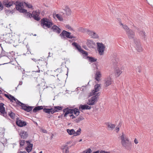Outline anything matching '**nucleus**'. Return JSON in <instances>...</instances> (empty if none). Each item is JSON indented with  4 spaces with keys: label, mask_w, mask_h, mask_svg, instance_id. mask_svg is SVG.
Returning a JSON list of instances; mask_svg holds the SVG:
<instances>
[{
    "label": "nucleus",
    "mask_w": 153,
    "mask_h": 153,
    "mask_svg": "<svg viewBox=\"0 0 153 153\" xmlns=\"http://www.w3.org/2000/svg\"><path fill=\"white\" fill-rule=\"evenodd\" d=\"M107 127L111 130H113L115 127V125L114 124H112L110 123H107L106 124Z\"/></svg>",
    "instance_id": "obj_32"
},
{
    "label": "nucleus",
    "mask_w": 153,
    "mask_h": 153,
    "mask_svg": "<svg viewBox=\"0 0 153 153\" xmlns=\"http://www.w3.org/2000/svg\"><path fill=\"white\" fill-rule=\"evenodd\" d=\"M3 4L4 6L7 7H10L11 6H12L13 4H15V3L14 1H8L7 0L3 1Z\"/></svg>",
    "instance_id": "obj_19"
},
{
    "label": "nucleus",
    "mask_w": 153,
    "mask_h": 153,
    "mask_svg": "<svg viewBox=\"0 0 153 153\" xmlns=\"http://www.w3.org/2000/svg\"><path fill=\"white\" fill-rule=\"evenodd\" d=\"M41 22V26L45 29L49 28L53 25L51 21L46 18L42 19Z\"/></svg>",
    "instance_id": "obj_3"
},
{
    "label": "nucleus",
    "mask_w": 153,
    "mask_h": 153,
    "mask_svg": "<svg viewBox=\"0 0 153 153\" xmlns=\"http://www.w3.org/2000/svg\"><path fill=\"white\" fill-rule=\"evenodd\" d=\"M134 142L136 144H137L138 143V140L136 138H135L134 140Z\"/></svg>",
    "instance_id": "obj_52"
},
{
    "label": "nucleus",
    "mask_w": 153,
    "mask_h": 153,
    "mask_svg": "<svg viewBox=\"0 0 153 153\" xmlns=\"http://www.w3.org/2000/svg\"><path fill=\"white\" fill-rule=\"evenodd\" d=\"M52 29L54 32L59 33H60V29L56 25H54L52 27Z\"/></svg>",
    "instance_id": "obj_27"
},
{
    "label": "nucleus",
    "mask_w": 153,
    "mask_h": 153,
    "mask_svg": "<svg viewBox=\"0 0 153 153\" xmlns=\"http://www.w3.org/2000/svg\"><path fill=\"white\" fill-rule=\"evenodd\" d=\"M26 143L27 145V147H26V149L27 152H30L32 148L33 144L30 143L29 141H26Z\"/></svg>",
    "instance_id": "obj_21"
},
{
    "label": "nucleus",
    "mask_w": 153,
    "mask_h": 153,
    "mask_svg": "<svg viewBox=\"0 0 153 153\" xmlns=\"http://www.w3.org/2000/svg\"><path fill=\"white\" fill-rule=\"evenodd\" d=\"M138 68L139 69L138 70V72L140 73L141 72L140 67H138Z\"/></svg>",
    "instance_id": "obj_56"
},
{
    "label": "nucleus",
    "mask_w": 153,
    "mask_h": 153,
    "mask_svg": "<svg viewBox=\"0 0 153 153\" xmlns=\"http://www.w3.org/2000/svg\"><path fill=\"white\" fill-rule=\"evenodd\" d=\"M39 153H42V151H41Z\"/></svg>",
    "instance_id": "obj_63"
},
{
    "label": "nucleus",
    "mask_w": 153,
    "mask_h": 153,
    "mask_svg": "<svg viewBox=\"0 0 153 153\" xmlns=\"http://www.w3.org/2000/svg\"><path fill=\"white\" fill-rule=\"evenodd\" d=\"M87 33L89 35L91 38L97 39L99 38L98 34L94 31L87 29L86 31Z\"/></svg>",
    "instance_id": "obj_14"
},
{
    "label": "nucleus",
    "mask_w": 153,
    "mask_h": 153,
    "mask_svg": "<svg viewBox=\"0 0 153 153\" xmlns=\"http://www.w3.org/2000/svg\"><path fill=\"white\" fill-rule=\"evenodd\" d=\"M9 99L10 100L11 102H16V104L18 105H19V102H20L17 99H16L14 98L13 96L11 95H10L9 96Z\"/></svg>",
    "instance_id": "obj_28"
},
{
    "label": "nucleus",
    "mask_w": 153,
    "mask_h": 153,
    "mask_svg": "<svg viewBox=\"0 0 153 153\" xmlns=\"http://www.w3.org/2000/svg\"><path fill=\"white\" fill-rule=\"evenodd\" d=\"M16 124L18 126L22 127L26 125V123L25 121H22L21 120H17L16 122Z\"/></svg>",
    "instance_id": "obj_23"
},
{
    "label": "nucleus",
    "mask_w": 153,
    "mask_h": 153,
    "mask_svg": "<svg viewBox=\"0 0 153 153\" xmlns=\"http://www.w3.org/2000/svg\"><path fill=\"white\" fill-rule=\"evenodd\" d=\"M43 131L44 133H46L47 132V131L45 130H43Z\"/></svg>",
    "instance_id": "obj_60"
},
{
    "label": "nucleus",
    "mask_w": 153,
    "mask_h": 153,
    "mask_svg": "<svg viewBox=\"0 0 153 153\" xmlns=\"http://www.w3.org/2000/svg\"><path fill=\"white\" fill-rule=\"evenodd\" d=\"M140 35L143 38H145L146 36L145 33L144 31H141L139 33Z\"/></svg>",
    "instance_id": "obj_38"
},
{
    "label": "nucleus",
    "mask_w": 153,
    "mask_h": 153,
    "mask_svg": "<svg viewBox=\"0 0 153 153\" xmlns=\"http://www.w3.org/2000/svg\"><path fill=\"white\" fill-rule=\"evenodd\" d=\"M121 143L122 146L127 149H129L131 146V143L129 138L127 137L123 133H122L120 137Z\"/></svg>",
    "instance_id": "obj_1"
},
{
    "label": "nucleus",
    "mask_w": 153,
    "mask_h": 153,
    "mask_svg": "<svg viewBox=\"0 0 153 153\" xmlns=\"http://www.w3.org/2000/svg\"><path fill=\"white\" fill-rule=\"evenodd\" d=\"M25 13L26 14V15L29 18H31L32 17V13L31 14L29 12H27V11Z\"/></svg>",
    "instance_id": "obj_42"
},
{
    "label": "nucleus",
    "mask_w": 153,
    "mask_h": 153,
    "mask_svg": "<svg viewBox=\"0 0 153 153\" xmlns=\"http://www.w3.org/2000/svg\"><path fill=\"white\" fill-rule=\"evenodd\" d=\"M91 106H89L88 105H81L79 107V109H82V110H90L91 109Z\"/></svg>",
    "instance_id": "obj_25"
},
{
    "label": "nucleus",
    "mask_w": 153,
    "mask_h": 153,
    "mask_svg": "<svg viewBox=\"0 0 153 153\" xmlns=\"http://www.w3.org/2000/svg\"><path fill=\"white\" fill-rule=\"evenodd\" d=\"M16 8V10L21 13H26L27 11L24 8V3L22 2L16 1L15 3Z\"/></svg>",
    "instance_id": "obj_4"
},
{
    "label": "nucleus",
    "mask_w": 153,
    "mask_h": 153,
    "mask_svg": "<svg viewBox=\"0 0 153 153\" xmlns=\"http://www.w3.org/2000/svg\"><path fill=\"white\" fill-rule=\"evenodd\" d=\"M82 141V139H80L79 140V142H81Z\"/></svg>",
    "instance_id": "obj_62"
},
{
    "label": "nucleus",
    "mask_w": 153,
    "mask_h": 153,
    "mask_svg": "<svg viewBox=\"0 0 153 153\" xmlns=\"http://www.w3.org/2000/svg\"><path fill=\"white\" fill-rule=\"evenodd\" d=\"M3 39L6 42L8 43H11L13 41L12 35L10 33H7L3 35Z\"/></svg>",
    "instance_id": "obj_11"
},
{
    "label": "nucleus",
    "mask_w": 153,
    "mask_h": 153,
    "mask_svg": "<svg viewBox=\"0 0 153 153\" xmlns=\"http://www.w3.org/2000/svg\"><path fill=\"white\" fill-rule=\"evenodd\" d=\"M101 77V75L100 71H97L96 72L95 75V79L97 81H99L100 80V78Z\"/></svg>",
    "instance_id": "obj_30"
},
{
    "label": "nucleus",
    "mask_w": 153,
    "mask_h": 153,
    "mask_svg": "<svg viewBox=\"0 0 153 153\" xmlns=\"http://www.w3.org/2000/svg\"><path fill=\"white\" fill-rule=\"evenodd\" d=\"M100 88L101 86L100 84H97L95 85L94 86V90H93L90 93V96H92L93 95H97V93H96V92L98 91L100 89Z\"/></svg>",
    "instance_id": "obj_15"
},
{
    "label": "nucleus",
    "mask_w": 153,
    "mask_h": 153,
    "mask_svg": "<svg viewBox=\"0 0 153 153\" xmlns=\"http://www.w3.org/2000/svg\"><path fill=\"white\" fill-rule=\"evenodd\" d=\"M123 72V69L122 68H120L118 66L114 68V74L116 77H119Z\"/></svg>",
    "instance_id": "obj_7"
},
{
    "label": "nucleus",
    "mask_w": 153,
    "mask_h": 153,
    "mask_svg": "<svg viewBox=\"0 0 153 153\" xmlns=\"http://www.w3.org/2000/svg\"><path fill=\"white\" fill-rule=\"evenodd\" d=\"M54 108L56 112H59L62 109V107L59 106H54Z\"/></svg>",
    "instance_id": "obj_34"
},
{
    "label": "nucleus",
    "mask_w": 153,
    "mask_h": 153,
    "mask_svg": "<svg viewBox=\"0 0 153 153\" xmlns=\"http://www.w3.org/2000/svg\"><path fill=\"white\" fill-rule=\"evenodd\" d=\"M40 13V11L39 10L33 11L32 12V17L37 21H39L41 19L39 16Z\"/></svg>",
    "instance_id": "obj_10"
},
{
    "label": "nucleus",
    "mask_w": 153,
    "mask_h": 153,
    "mask_svg": "<svg viewBox=\"0 0 153 153\" xmlns=\"http://www.w3.org/2000/svg\"><path fill=\"white\" fill-rule=\"evenodd\" d=\"M81 130L80 128L78 129L75 132L73 129H67V131L68 133L70 135H74V136H77L79 135L81 133Z\"/></svg>",
    "instance_id": "obj_8"
},
{
    "label": "nucleus",
    "mask_w": 153,
    "mask_h": 153,
    "mask_svg": "<svg viewBox=\"0 0 153 153\" xmlns=\"http://www.w3.org/2000/svg\"><path fill=\"white\" fill-rule=\"evenodd\" d=\"M104 82L105 86L108 87L112 84L113 81L111 77L108 76L105 79Z\"/></svg>",
    "instance_id": "obj_16"
},
{
    "label": "nucleus",
    "mask_w": 153,
    "mask_h": 153,
    "mask_svg": "<svg viewBox=\"0 0 153 153\" xmlns=\"http://www.w3.org/2000/svg\"><path fill=\"white\" fill-rule=\"evenodd\" d=\"M91 150L90 149H88L86 150L83 152V153H91Z\"/></svg>",
    "instance_id": "obj_44"
},
{
    "label": "nucleus",
    "mask_w": 153,
    "mask_h": 153,
    "mask_svg": "<svg viewBox=\"0 0 153 153\" xmlns=\"http://www.w3.org/2000/svg\"><path fill=\"white\" fill-rule=\"evenodd\" d=\"M9 114L10 117L12 119H13L15 118V114L11 111L10 113L9 112Z\"/></svg>",
    "instance_id": "obj_39"
},
{
    "label": "nucleus",
    "mask_w": 153,
    "mask_h": 153,
    "mask_svg": "<svg viewBox=\"0 0 153 153\" xmlns=\"http://www.w3.org/2000/svg\"><path fill=\"white\" fill-rule=\"evenodd\" d=\"M97 45L99 54L100 55H103L105 48V46L102 43L99 42L97 43Z\"/></svg>",
    "instance_id": "obj_6"
},
{
    "label": "nucleus",
    "mask_w": 153,
    "mask_h": 153,
    "mask_svg": "<svg viewBox=\"0 0 153 153\" xmlns=\"http://www.w3.org/2000/svg\"><path fill=\"white\" fill-rule=\"evenodd\" d=\"M76 48L80 52H81L82 50L81 46L79 45H78Z\"/></svg>",
    "instance_id": "obj_47"
},
{
    "label": "nucleus",
    "mask_w": 153,
    "mask_h": 153,
    "mask_svg": "<svg viewBox=\"0 0 153 153\" xmlns=\"http://www.w3.org/2000/svg\"><path fill=\"white\" fill-rule=\"evenodd\" d=\"M126 33L128 37L130 39L133 38L135 35L134 32L131 30H129V31H126Z\"/></svg>",
    "instance_id": "obj_24"
},
{
    "label": "nucleus",
    "mask_w": 153,
    "mask_h": 153,
    "mask_svg": "<svg viewBox=\"0 0 153 153\" xmlns=\"http://www.w3.org/2000/svg\"><path fill=\"white\" fill-rule=\"evenodd\" d=\"M87 58L88 59L89 61L91 62H96L97 60V59L92 57L88 56Z\"/></svg>",
    "instance_id": "obj_37"
},
{
    "label": "nucleus",
    "mask_w": 153,
    "mask_h": 153,
    "mask_svg": "<svg viewBox=\"0 0 153 153\" xmlns=\"http://www.w3.org/2000/svg\"><path fill=\"white\" fill-rule=\"evenodd\" d=\"M2 91L0 89V94H2Z\"/></svg>",
    "instance_id": "obj_61"
},
{
    "label": "nucleus",
    "mask_w": 153,
    "mask_h": 153,
    "mask_svg": "<svg viewBox=\"0 0 153 153\" xmlns=\"http://www.w3.org/2000/svg\"><path fill=\"white\" fill-rule=\"evenodd\" d=\"M84 119V118L83 117L81 116H79L77 119H76L75 121L77 123H79L82 120Z\"/></svg>",
    "instance_id": "obj_36"
},
{
    "label": "nucleus",
    "mask_w": 153,
    "mask_h": 153,
    "mask_svg": "<svg viewBox=\"0 0 153 153\" xmlns=\"http://www.w3.org/2000/svg\"><path fill=\"white\" fill-rule=\"evenodd\" d=\"M43 108V107L42 106H38L35 107L33 110V111L34 112H36L42 109Z\"/></svg>",
    "instance_id": "obj_33"
},
{
    "label": "nucleus",
    "mask_w": 153,
    "mask_h": 153,
    "mask_svg": "<svg viewBox=\"0 0 153 153\" xmlns=\"http://www.w3.org/2000/svg\"><path fill=\"white\" fill-rule=\"evenodd\" d=\"M62 149H63V153H71L70 152L68 147L67 146H62Z\"/></svg>",
    "instance_id": "obj_31"
},
{
    "label": "nucleus",
    "mask_w": 153,
    "mask_h": 153,
    "mask_svg": "<svg viewBox=\"0 0 153 153\" xmlns=\"http://www.w3.org/2000/svg\"><path fill=\"white\" fill-rule=\"evenodd\" d=\"M135 48L137 51L139 52H140L143 51V48L141 46L140 43L139 41L135 43Z\"/></svg>",
    "instance_id": "obj_20"
},
{
    "label": "nucleus",
    "mask_w": 153,
    "mask_h": 153,
    "mask_svg": "<svg viewBox=\"0 0 153 153\" xmlns=\"http://www.w3.org/2000/svg\"><path fill=\"white\" fill-rule=\"evenodd\" d=\"M18 153H27V152H20Z\"/></svg>",
    "instance_id": "obj_58"
},
{
    "label": "nucleus",
    "mask_w": 153,
    "mask_h": 153,
    "mask_svg": "<svg viewBox=\"0 0 153 153\" xmlns=\"http://www.w3.org/2000/svg\"><path fill=\"white\" fill-rule=\"evenodd\" d=\"M38 67H39L44 68V67L46 66L47 63L46 61L42 58H41L37 61Z\"/></svg>",
    "instance_id": "obj_9"
},
{
    "label": "nucleus",
    "mask_w": 153,
    "mask_h": 153,
    "mask_svg": "<svg viewBox=\"0 0 153 153\" xmlns=\"http://www.w3.org/2000/svg\"><path fill=\"white\" fill-rule=\"evenodd\" d=\"M94 153H99V151H97L94 152Z\"/></svg>",
    "instance_id": "obj_59"
},
{
    "label": "nucleus",
    "mask_w": 153,
    "mask_h": 153,
    "mask_svg": "<svg viewBox=\"0 0 153 153\" xmlns=\"http://www.w3.org/2000/svg\"><path fill=\"white\" fill-rule=\"evenodd\" d=\"M33 153H36L35 152H34Z\"/></svg>",
    "instance_id": "obj_64"
},
{
    "label": "nucleus",
    "mask_w": 153,
    "mask_h": 153,
    "mask_svg": "<svg viewBox=\"0 0 153 153\" xmlns=\"http://www.w3.org/2000/svg\"><path fill=\"white\" fill-rule=\"evenodd\" d=\"M100 95V92L97 93V95L91 97L90 99L88 100L87 104L89 105H94L95 103L97 101L98 97Z\"/></svg>",
    "instance_id": "obj_5"
},
{
    "label": "nucleus",
    "mask_w": 153,
    "mask_h": 153,
    "mask_svg": "<svg viewBox=\"0 0 153 153\" xmlns=\"http://www.w3.org/2000/svg\"><path fill=\"white\" fill-rule=\"evenodd\" d=\"M120 25H121L123 26V27L125 30L126 31H126H129V28L126 25H123L121 23L120 24Z\"/></svg>",
    "instance_id": "obj_40"
},
{
    "label": "nucleus",
    "mask_w": 153,
    "mask_h": 153,
    "mask_svg": "<svg viewBox=\"0 0 153 153\" xmlns=\"http://www.w3.org/2000/svg\"><path fill=\"white\" fill-rule=\"evenodd\" d=\"M25 143V140H20L19 142L20 146H22L24 145Z\"/></svg>",
    "instance_id": "obj_41"
},
{
    "label": "nucleus",
    "mask_w": 153,
    "mask_h": 153,
    "mask_svg": "<svg viewBox=\"0 0 153 153\" xmlns=\"http://www.w3.org/2000/svg\"><path fill=\"white\" fill-rule=\"evenodd\" d=\"M72 45H73L74 46V47H75L76 48L77 47L78 45V44L76 42H75L72 43Z\"/></svg>",
    "instance_id": "obj_49"
},
{
    "label": "nucleus",
    "mask_w": 153,
    "mask_h": 153,
    "mask_svg": "<svg viewBox=\"0 0 153 153\" xmlns=\"http://www.w3.org/2000/svg\"><path fill=\"white\" fill-rule=\"evenodd\" d=\"M3 8V6L1 2H0V10H1Z\"/></svg>",
    "instance_id": "obj_51"
},
{
    "label": "nucleus",
    "mask_w": 153,
    "mask_h": 153,
    "mask_svg": "<svg viewBox=\"0 0 153 153\" xmlns=\"http://www.w3.org/2000/svg\"><path fill=\"white\" fill-rule=\"evenodd\" d=\"M25 4L26 6L27 7V8H31L32 9H33V6L30 4L27 3L25 2L24 3V4Z\"/></svg>",
    "instance_id": "obj_35"
},
{
    "label": "nucleus",
    "mask_w": 153,
    "mask_h": 153,
    "mask_svg": "<svg viewBox=\"0 0 153 153\" xmlns=\"http://www.w3.org/2000/svg\"><path fill=\"white\" fill-rule=\"evenodd\" d=\"M65 27L67 28V29H68L69 30H73L72 28L71 27V26H70L69 25H66V26H65Z\"/></svg>",
    "instance_id": "obj_45"
},
{
    "label": "nucleus",
    "mask_w": 153,
    "mask_h": 153,
    "mask_svg": "<svg viewBox=\"0 0 153 153\" xmlns=\"http://www.w3.org/2000/svg\"><path fill=\"white\" fill-rule=\"evenodd\" d=\"M10 94L8 95V94H4L5 96L9 99V96H10Z\"/></svg>",
    "instance_id": "obj_53"
},
{
    "label": "nucleus",
    "mask_w": 153,
    "mask_h": 153,
    "mask_svg": "<svg viewBox=\"0 0 153 153\" xmlns=\"http://www.w3.org/2000/svg\"><path fill=\"white\" fill-rule=\"evenodd\" d=\"M116 129L117 130V132H118L119 131V128L118 127H117L116 128Z\"/></svg>",
    "instance_id": "obj_55"
},
{
    "label": "nucleus",
    "mask_w": 153,
    "mask_h": 153,
    "mask_svg": "<svg viewBox=\"0 0 153 153\" xmlns=\"http://www.w3.org/2000/svg\"><path fill=\"white\" fill-rule=\"evenodd\" d=\"M86 45L89 48H94L96 45V43L92 40L88 39L87 41Z\"/></svg>",
    "instance_id": "obj_18"
},
{
    "label": "nucleus",
    "mask_w": 153,
    "mask_h": 153,
    "mask_svg": "<svg viewBox=\"0 0 153 153\" xmlns=\"http://www.w3.org/2000/svg\"><path fill=\"white\" fill-rule=\"evenodd\" d=\"M63 112L65 113L64 116L66 117L67 115L69 114H72L74 113V114L76 116H78L79 114V110L76 108L74 109H69L68 108H66L64 109L63 110Z\"/></svg>",
    "instance_id": "obj_2"
},
{
    "label": "nucleus",
    "mask_w": 153,
    "mask_h": 153,
    "mask_svg": "<svg viewBox=\"0 0 153 153\" xmlns=\"http://www.w3.org/2000/svg\"><path fill=\"white\" fill-rule=\"evenodd\" d=\"M36 74H37V72H33V73H32V75L33 76H34V75H35Z\"/></svg>",
    "instance_id": "obj_57"
},
{
    "label": "nucleus",
    "mask_w": 153,
    "mask_h": 153,
    "mask_svg": "<svg viewBox=\"0 0 153 153\" xmlns=\"http://www.w3.org/2000/svg\"><path fill=\"white\" fill-rule=\"evenodd\" d=\"M71 33L66 30H63L60 34V35L62 37H63V38H65V37L70 39H72L74 38V36L71 35Z\"/></svg>",
    "instance_id": "obj_13"
},
{
    "label": "nucleus",
    "mask_w": 153,
    "mask_h": 153,
    "mask_svg": "<svg viewBox=\"0 0 153 153\" xmlns=\"http://www.w3.org/2000/svg\"><path fill=\"white\" fill-rule=\"evenodd\" d=\"M44 112L46 113H50V108H44L43 109Z\"/></svg>",
    "instance_id": "obj_43"
},
{
    "label": "nucleus",
    "mask_w": 153,
    "mask_h": 153,
    "mask_svg": "<svg viewBox=\"0 0 153 153\" xmlns=\"http://www.w3.org/2000/svg\"><path fill=\"white\" fill-rule=\"evenodd\" d=\"M64 10L67 16H70L72 13V11L71 10L67 7L65 8Z\"/></svg>",
    "instance_id": "obj_26"
},
{
    "label": "nucleus",
    "mask_w": 153,
    "mask_h": 153,
    "mask_svg": "<svg viewBox=\"0 0 153 153\" xmlns=\"http://www.w3.org/2000/svg\"><path fill=\"white\" fill-rule=\"evenodd\" d=\"M100 153H110L109 152H105V151H101Z\"/></svg>",
    "instance_id": "obj_54"
},
{
    "label": "nucleus",
    "mask_w": 153,
    "mask_h": 153,
    "mask_svg": "<svg viewBox=\"0 0 153 153\" xmlns=\"http://www.w3.org/2000/svg\"><path fill=\"white\" fill-rule=\"evenodd\" d=\"M19 135L22 138L26 139L28 136V134L26 131L23 130H19Z\"/></svg>",
    "instance_id": "obj_17"
},
{
    "label": "nucleus",
    "mask_w": 153,
    "mask_h": 153,
    "mask_svg": "<svg viewBox=\"0 0 153 153\" xmlns=\"http://www.w3.org/2000/svg\"><path fill=\"white\" fill-rule=\"evenodd\" d=\"M53 16L54 18L56 17L59 21H61L63 20V18L62 16L59 14H56V13H53Z\"/></svg>",
    "instance_id": "obj_29"
},
{
    "label": "nucleus",
    "mask_w": 153,
    "mask_h": 153,
    "mask_svg": "<svg viewBox=\"0 0 153 153\" xmlns=\"http://www.w3.org/2000/svg\"><path fill=\"white\" fill-rule=\"evenodd\" d=\"M80 52L82 53L83 54H84L86 56H87L88 54V53L86 51H85L83 50Z\"/></svg>",
    "instance_id": "obj_48"
},
{
    "label": "nucleus",
    "mask_w": 153,
    "mask_h": 153,
    "mask_svg": "<svg viewBox=\"0 0 153 153\" xmlns=\"http://www.w3.org/2000/svg\"><path fill=\"white\" fill-rule=\"evenodd\" d=\"M4 104L3 103L0 104V112L1 114L4 116L6 115V113L5 109V108L3 105Z\"/></svg>",
    "instance_id": "obj_22"
},
{
    "label": "nucleus",
    "mask_w": 153,
    "mask_h": 153,
    "mask_svg": "<svg viewBox=\"0 0 153 153\" xmlns=\"http://www.w3.org/2000/svg\"><path fill=\"white\" fill-rule=\"evenodd\" d=\"M19 105L22 108L27 111L29 112L32 111L33 109V107L30 106H27L25 104H24L21 102H19Z\"/></svg>",
    "instance_id": "obj_12"
},
{
    "label": "nucleus",
    "mask_w": 153,
    "mask_h": 153,
    "mask_svg": "<svg viewBox=\"0 0 153 153\" xmlns=\"http://www.w3.org/2000/svg\"><path fill=\"white\" fill-rule=\"evenodd\" d=\"M69 116L70 117V118L71 119H73L75 118V117L73 114H71L69 115Z\"/></svg>",
    "instance_id": "obj_50"
},
{
    "label": "nucleus",
    "mask_w": 153,
    "mask_h": 153,
    "mask_svg": "<svg viewBox=\"0 0 153 153\" xmlns=\"http://www.w3.org/2000/svg\"><path fill=\"white\" fill-rule=\"evenodd\" d=\"M50 112H51L52 114L56 112L54 108H50Z\"/></svg>",
    "instance_id": "obj_46"
}]
</instances>
